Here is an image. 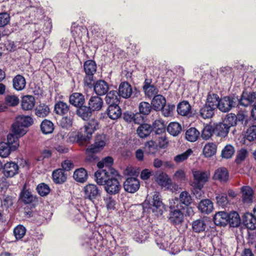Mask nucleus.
I'll return each instance as SVG.
<instances>
[{"label": "nucleus", "mask_w": 256, "mask_h": 256, "mask_svg": "<svg viewBox=\"0 0 256 256\" xmlns=\"http://www.w3.org/2000/svg\"><path fill=\"white\" fill-rule=\"evenodd\" d=\"M96 180L100 185H104V190L110 194H118L122 188L120 176L117 170L112 169L109 173L105 170H98L94 174Z\"/></svg>", "instance_id": "obj_1"}, {"label": "nucleus", "mask_w": 256, "mask_h": 256, "mask_svg": "<svg viewBox=\"0 0 256 256\" xmlns=\"http://www.w3.org/2000/svg\"><path fill=\"white\" fill-rule=\"evenodd\" d=\"M84 69L86 74L84 80V86L91 88L93 85L94 74L96 70V64L92 60H86L84 63Z\"/></svg>", "instance_id": "obj_2"}, {"label": "nucleus", "mask_w": 256, "mask_h": 256, "mask_svg": "<svg viewBox=\"0 0 256 256\" xmlns=\"http://www.w3.org/2000/svg\"><path fill=\"white\" fill-rule=\"evenodd\" d=\"M27 132L26 129H12L7 136L6 143L15 151L20 146L19 138Z\"/></svg>", "instance_id": "obj_3"}, {"label": "nucleus", "mask_w": 256, "mask_h": 256, "mask_svg": "<svg viewBox=\"0 0 256 256\" xmlns=\"http://www.w3.org/2000/svg\"><path fill=\"white\" fill-rule=\"evenodd\" d=\"M94 132V129H84L83 131L78 132L74 136L70 135L69 137L70 140L72 142H78L80 145H86L91 139Z\"/></svg>", "instance_id": "obj_4"}, {"label": "nucleus", "mask_w": 256, "mask_h": 256, "mask_svg": "<svg viewBox=\"0 0 256 256\" xmlns=\"http://www.w3.org/2000/svg\"><path fill=\"white\" fill-rule=\"evenodd\" d=\"M194 186L200 190L204 184L208 180L210 175L209 171L196 170L192 171Z\"/></svg>", "instance_id": "obj_5"}, {"label": "nucleus", "mask_w": 256, "mask_h": 256, "mask_svg": "<svg viewBox=\"0 0 256 256\" xmlns=\"http://www.w3.org/2000/svg\"><path fill=\"white\" fill-rule=\"evenodd\" d=\"M150 208L155 215L161 216L164 211V205L162 202L159 192H155L153 194V198L150 202Z\"/></svg>", "instance_id": "obj_6"}, {"label": "nucleus", "mask_w": 256, "mask_h": 256, "mask_svg": "<svg viewBox=\"0 0 256 256\" xmlns=\"http://www.w3.org/2000/svg\"><path fill=\"white\" fill-rule=\"evenodd\" d=\"M238 126L246 128H256V120L248 116L246 112H238Z\"/></svg>", "instance_id": "obj_7"}, {"label": "nucleus", "mask_w": 256, "mask_h": 256, "mask_svg": "<svg viewBox=\"0 0 256 256\" xmlns=\"http://www.w3.org/2000/svg\"><path fill=\"white\" fill-rule=\"evenodd\" d=\"M19 166L17 163L14 162H8L2 166V174L6 178L14 176L18 174Z\"/></svg>", "instance_id": "obj_8"}, {"label": "nucleus", "mask_w": 256, "mask_h": 256, "mask_svg": "<svg viewBox=\"0 0 256 256\" xmlns=\"http://www.w3.org/2000/svg\"><path fill=\"white\" fill-rule=\"evenodd\" d=\"M235 98L230 96H224L219 100L218 108L222 112H229L233 107L236 105L234 102Z\"/></svg>", "instance_id": "obj_9"}, {"label": "nucleus", "mask_w": 256, "mask_h": 256, "mask_svg": "<svg viewBox=\"0 0 256 256\" xmlns=\"http://www.w3.org/2000/svg\"><path fill=\"white\" fill-rule=\"evenodd\" d=\"M240 105L247 107L256 106V92L251 93L243 92L240 99L239 100Z\"/></svg>", "instance_id": "obj_10"}, {"label": "nucleus", "mask_w": 256, "mask_h": 256, "mask_svg": "<svg viewBox=\"0 0 256 256\" xmlns=\"http://www.w3.org/2000/svg\"><path fill=\"white\" fill-rule=\"evenodd\" d=\"M33 122V119L30 116H20L16 117L15 122L12 126V128H28L31 126Z\"/></svg>", "instance_id": "obj_11"}, {"label": "nucleus", "mask_w": 256, "mask_h": 256, "mask_svg": "<svg viewBox=\"0 0 256 256\" xmlns=\"http://www.w3.org/2000/svg\"><path fill=\"white\" fill-rule=\"evenodd\" d=\"M140 182L134 178H128L124 183V190L130 193L136 192L140 188Z\"/></svg>", "instance_id": "obj_12"}, {"label": "nucleus", "mask_w": 256, "mask_h": 256, "mask_svg": "<svg viewBox=\"0 0 256 256\" xmlns=\"http://www.w3.org/2000/svg\"><path fill=\"white\" fill-rule=\"evenodd\" d=\"M85 197L92 200L100 196V191L97 186L94 184H89L84 188Z\"/></svg>", "instance_id": "obj_13"}, {"label": "nucleus", "mask_w": 256, "mask_h": 256, "mask_svg": "<svg viewBox=\"0 0 256 256\" xmlns=\"http://www.w3.org/2000/svg\"><path fill=\"white\" fill-rule=\"evenodd\" d=\"M184 216L180 209L170 210L168 220L173 225L176 226L180 224L183 222Z\"/></svg>", "instance_id": "obj_14"}, {"label": "nucleus", "mask_w": 256, "mask_h": 256, "mask_svg": "<svg viewBox=\"0 0 256 256\" xmlns=\"http://www.w3.org/2000/svg\"><path fill=\"white\" fill-rule=\"evenodd\" d=\"M156 182L162 187L171 188L172 180L168 175L164 172L157 174L155 176Z\"/></svg>", "instance_id": "obj_15"}, {"label": "nucleus", "mask_w": 256, "mask_h": 256, "mask_svg": "<svg viewBox=\"0 0 256 256\" xmlns=\"http://www.w3.org/2000/svg\"><path fill=\"white\" fill-rule=\"evenodd\" d=\"M132 93V86L127 82H121L118 87V94L124 98H130Z\"/></svg>", "instance_id": "obj_16"}, {"label": "nucleus", "mask_w": 256, "mask_h": 256, "mask_svg": "<svg viewBox=\"0 0 256 256\" xmlns=\"http://www.w3.org/2000/svg\"><path fill=\"white\" fill-rule=\"evenodd\" d=\"M229 174L227 169L225 168H217L214 173L212 178L220 182H226L228 180Z\"/></svg>", "instance_id": "obj_17"}, {"label": "nucleus", "mask_w": 256, "mask_h": 256, "mask_svg": "<svg viewBox=\"0 0 256 256\" xmlns=\"http://www.w3.org/2000/svg\"><path fill=\"white\" fill-rule=\"evenodd\" d=\"M52 178L55 184H62L66 181L67 174L63 169L58 168L53 171Z\"/></svg>", "instance_id": "obj_18"}, {"label": "nucleus", "mask_w": 256, "mask_h": 256, "mask_svg": "<svg viewBox=\"0 0 256 256\" xmlns=\"http://www.w3.org/2000/svg\"><path fill=\"white\" fill-rule=\"evenodd\" d=\"M178 113L182 116H190L192 114L191 106L186 101L178 104L177 106Z\"/></svg>", "instance_id": "obj_19"}, {"label": "nucleus", "mask_w": 256, "mask_h": 256, "mask_svg": "<svg viewBox=\"0 0 256 256\" xmlns=\"http://www.w3.org/2000/svg\"><path fill=\"white\" fill-rule=\"evenodd\" d=\"M108 88V83L103 80L97 81L94 86V91L98 96H103L106 94Z\"/></svg>", "instance_id": "obj_20"}, {"label": "nucleus", "mask_w": 256, "mask_h": 256, "mask_svg": "<svg viewBox=\"0 0 256 256\" xmlns=\"http://www.w3.org/2000/svg\"><path fill=\"white\" fill-rule=\"evenodd\" d=\"M228 214L224 212L216 213L214 217V222L216 226H225L228 223Z\"/></svg>", "instance_id": "obj_21"}, {"label": "nucleus", "mask_w": 256, "mask_h": 256, "mask_svg": "<svg viewBox=\"0 0 256 256\" xmlns=\"http://www.w3.org/2000/svg\"><path fill=\"white\" fill-rule=\"evenodd\" d=\"M88 107L92 112L100 110L103 105L102 98L98 96L90 97L88 102Z\"/></svg>", "instance_id": "obj_22"}, {"label": "nucleus", "mask_w": 256, "mask_h": 256, "mask_svg": "<svg viewBox=\"0 0 256 256\" xmlns=\"http://www.w3.org/2000/svg\"><path fill=\"white\" fill-rule=\"evenodd\" d=\"M35 104L34 98L30 95H26L22 97L21 106L22 110H29L32 109Z\"/></svg>", "instance_id": "obj_23"}, {"label": "nucleus", "mask_w": 256, "mask_h": 256, "mask_svg": "<svg viewBox=\"0 0 256 256\" xmlns=\"http://www.w3.org/2000/svg\"><path fill=\"white\" fill-rule=\"evenodd\" d=\"M243 224L248 229L254 230L256 228V218L250 213H246L243 216Z\"/></svg>", "instance_id": "obj_24"}, {"label": "nucleus", "mask_w": 256, "mask_h": 256, "mask_svg": "<svg viewBox=\"0 0 256 256\" xmlns=\"http://www.w3.org/2000/svg\"><path fill=\"white\" fill-rule=\"evenodd\" d=\"M198 208L202 213L210 214L214 209L213 203L210 200H202L198 204Z\"/></svg>", "instance_id": "obj_25"}, {"label": "nucleus", "mask_w": 256, "mask_h": 256, "mask_svg": "<svg viewBox=\"0 0 256 256\" xmlns=\"http://www.w3.org/2000/svg\"><path fill=\"white\" fill-rule=\"evenodd\" d=\"M70 110V106L66 102L63 101L57 102L54 106V112L60 116L66 114Z\"/></svg>", "instance_id": "obj_26"}, {"label": "nucleus", "mask_w": 256, "mask_h": 256, "mask_svg": "<svg viewBox=\"0 0 256 256\" xmlns=\"http://www.w3.org/2000/svg\"><path fill=\"white\" fill-rule=\"evenodd\" d=\"M166 104V100L161 94L154 96L152 101V104L154 110H160Z\"/></svg>", "instance_id": "obj_27"}, {"label": "nucleus", "mask_w": 256, "mask_h": 256, "mask_svg": "<svg viewBox=\"0 0 256 256\" xmlns=\"http://www.w3.org/2000/svg\"><path fill=\"white\" fill-rule=\"evenodd\" d=\"M69 101L72 104L79 108L84 104L85 100L84 96L82 94L75 92L70 95Z\"/></svg>", "instance_id": "obj_28"}, {"label": "nucleus", "mask_w": 256, "mask_h": 256, "mask_svg": "<svg viewBox=\"0 0 256 256\" xmlns=\"http://www.w3.org/2000/svg\"><path fill=\"white\" fill-rule=\"evenodd\" d=\"M242 194V199L245 203H250L252 202L254 195L252 189L249 186H244L241 188Z\"/></svg>", "instance_id": "obj_29"}, {"label": "nucleus", "mask_w": 256, "mask_h": 256, "mask_svg": "<svg viewBox=\"0 0 256 256\" xmlns=\"http://www.w3.org/2000/svg\"><path fill=\"white\" fill-rule=\"evenodd\" d=\"M120 97L116 90H111L107 94L106 96V102L108 106L118 104Z\"/></svg>", "instance_id": "obj_30"}, {"label": "nucleus", "mask_w": 256, "mask_h": 256, "mask_svg": "<svg viewBox=\"0 0 256 256\" xmlns=\"http://www.w3.org/2000/svg\"><path fill=\"white\" fill-rule=\"evenodd\" d=\"M238 116L234 114H230L226 115L222 122L224 128H230L238 126Z\"/></svg>", "instance_id": "obj_31"}, {"label": "nucleus", "mask_w": 256, "mask_h": 256, "mask_svg": "<svg viewBox=\"0 0 256 256\" xmlns=\"http://www.w3.org/2000/svg\"><path fill=\"white\" fill-rule=\"evenodd\" d=\"M113 164V159L112 157L107 156L102 160V161L99 162L98 164V167L99 170H106L109 173L110 172V170L113 169L112 168V166Z\"/></svg>", "instance_id": "obj_32"}, {"label": "nucleus", "mask_w": 256, "mask_h": 256, "mask_svg": "<svg viewBox=\"0 0 256 256\" xmlns=\"http://www.w3.org/2000/svg\"><path fill=\"white\" fill-rule=\"evenodd\" d=\"M14 88L18 91L22 90L26 87V82L24 78L21 75L16 76L13 79Z\"/></svg>", "instance_id": "obj_33"}, {"label": "nucleus", "mask_w": 256, "mask_h": 256, "mask_svg": "<svg viewBox=\"0 0 256 256\" xmlns=\"http://www.w3.org/2000/svg\"><path fill=\"white\" fill-rule=\"evenodd\" d=\"M121 110L118 104L108 106V115L112 120H116L121 115Z\"/></svg>", "instance_id": "obj_34"}, {"label": "nucleus", "mask_w": 256, "mask_h": 256, "mask_svg": "<svg viewBox=\"0 0 256 256\" xmlns=\"http://www.w3.org/2000/svg\"><path fill=\"white\" fill-rule=\"evenodd\" d=\"M74 178L78 182L83 183L88 178V173L84 168L76 170L74 174Z\"/></svg>", "instance_id": "obj_35"}, {"label": "nucleus", "mask_w": 256, "mask_h": 256, "mask_svg": "<svg viewBox=\"0 0 256 256\" xmlns=\"http://www.w3.org/2000/svg\"><path fill=\"white\" fill-rule=\"evenodd\" d=\"M50 112V109L48 106L44 104H40L38 105L35 110L36 114L39 117L46 116Z\"/></svg>", "instance_id": "obj_36"}, {"label": "nucleus", "mask_w": 256, "mask_h": 256, "mask_svg": "<svg viewBox=\"0 0 256 256\" xmlns=\"http://www.w3.org/2000/svg\"><path fill=\"white\" fill-rule=\"evenodd\" d=\"M132 123L138 126V128H150V124L146 123L144 117L140 114H134Z\"/></svg>", "instance_id": "obj_37"}, {"label": "nucleus", "mask_w": 256, "mask_h": 256, "mask_svg": "<svg viewBox=\"0 0 256 256\" xmlns=\"http://www.w3.org/2000/svg\"><path fill=\"white\" fill-rule=\"evenodd\" d=\"M216 151V145L212 142L206 144L203 148V154L206 157L209 158L214 156Z\"/></svg>", "instance_id": "obj_38"}, {"label": "nucleus", "mask_w": 256, "mask_h": 256, "mask_svg": "<svg viewBox=\"0 0 256 256\" xmlns=\"http://www.w3.org/2000/svg\"><path fill=\"white\" fill-rule=\"evenodd\" d=\"M143 89L146 95L150 98L158 93V90L156 86L151 85L145 82L144 85L143 86Z\"/></svg>", "instance_id": "obj_39"}, {"label": "nucleus", "mask_w": 256, "mask_h": 256, "mask_svg": "<svg viewBox=\"0 0 256 256\" xmlns=\"http://www.w3.org/2000/svg\"><path fill=\"white\" fill-rule=\"evenodd\" d=\"M92 112L88 106H82L77 110V114L84 120H87L90 117Z\"/></svg>", "instance_id": "obj_40"}, {"label": "nucleus", "mask_w": 256, "mask_h": 256, "mask_svg": "<svg viewBox=\"0 0 256 256\" xmlns=\"http://www.w3.org/2000/svg\"><path fill=\"white\" fill-rule=\"evenodd\" d=\"M214 110V108L206 104L200 109V116L205 119L210 118L213 116Z\"/></svg>", "instance_id": "obj_41"}, {"label": "nucleus", "mask_w": 256, "mask_h": 256, "mask_svg": "<svg viewBox=\"0 0 256 256\" xmlns=\"http://www.w3.org/2000/svg\"><path fill=\"white\" fill-rule=\"evenodd\" d=\"M220 100L219 96L216 94H208L206 104L215 110L216 108H218Z\"/></svg>", "instance_id": "obj_42"}, {"label": "nucleus", "mask_w": 256, "mask_h": 256, "mask_svg": "<svg viewBox=\"0 0 256 256\" xmlns=\"http://www.w3.org/2000/svg\"><path fill=\"white\" fill-rule=\"evenodd\" d=\"M228 221L230 226L232 227H237L240 224V218L238 213L236 212H232L228 214Z\"/></svg>", "instance_id": "obj_43"}, {"label": "nucleus", "mask_w": 256, "mask_h": 256, "mask_svg": "<svg viewBox=\"0 0 256 256\" xmlns=\"http://www.w3.org/2000/svg\"><path fill=\"white\" fill-rule=\"evenodd\" d=\"M198 129H188L186 132V138L190 142H196L200 136Z\"/></svg>", "instance_id": "obj_44"}, {"label": "nucleus", "mask_w": 256, "mask_h": 256, "mask_svg": "<svg viewBox=\"0 0 256 256\" xmlns=\"http://www.w3.org/2000/svg\"><path fill=\"white\" fill-rule=\"evenodd\" d=\"M14 151L6 142L0 143V156L1 157L6 158Z\"/></svg>", "instance_id": "obj_45"}, {"label": "nucleus", "mask_w": 256, "mask_h": 256, "mask_svg": "<svg viewBox=\"0 0 256 256\" xmlns=\"http://www.w3.org/2000/svg\"><path fill=\"white\" fill-rule=\"evenodd\" d=\"M192 153V150L191 148H188L185 152L175 156L174 160L176 163H180L186 160Z\"/></svg>", "instance_id": "obj_46"}, {"label": "nucleus", "mask_w": 256, "mask_h": 256, "mask_svg": "<svg viewBox=\"0 0 256 256\" xmlns=\"http://www.w3.org/2000/svg\"><path fill=\"white\" fill-rule=\"evenodd\" d=\"M216 200L218 205L222 208L226 206L228 204V200L226 193L217 194Z\"/></svg>", "instance_id": "obj_47"}, {"label": "nucleus", "mask_w": 256, "mask_h": 256, "mask_svg": "<svg viewBox=\"0 0 256 256\" xmlns=\"http://www.w3.org/2000/svg\"><path fill=\"white\" fill-rule=\"evenodd\" d=\"M145 152L149 154H154L158 150V146L154 141H150L145 144Z\"/></svg>", "instance_id": "obj_48"}, {"label": "nucleus", "mask_w": 256, "mask_h": 256, "mask_svg": "<svg viewBox=\"0 0 256 256\" xmlns=\"http://www.w3.org/2000/svg\"><path fill=\"white\" fill-rule=\"evenodd\" d=\"M206 225L202 220H197L193 222L192 228L196 232H200L205 230Z\"/></svg>", "instance_id": "obj_49"}, {"label": "nucleus", "mask_w": 256, "mask_h": 256, "mask_svg": "<svg viewBox=\"0 0 256 256\" xmlns=\"http://www.w3.org/2000/svg\"><path fill=\"white\" fill-rule=\"evenodd\" d=\"M168 236H164V238H158L156 240L158 247L161 250H166L168 248L170 242H168Z\"/></svg>", "instance_id": "obj_50"}, {"label": "nucleus", "mask_w": 256, "mask_h": 256, "mask_svg": "<svg viewBox=\"0 0 256 256\" xmlns=\"http://www.w3.org/2000/svg\"><path fill=\"white\" fill-rule=\"evenodd\" d=\"M178 200L181 203L186 206H188L192 202V197L186 191H183L180 194Z\"/></svg>", "instance_id": "obj_51"}, {"label": "nucleus", "mask_w": 256, "mask_h": 256, "mask_svg": "<svg viewBox=\"0 0 256 256\" xmlns=\"http://www.w3.org/2000/svg\"><path fill=\"white\" fill-rule=\"evenodd\" d=\"M234 148L232 145H226L222 150V156L225 158H230L234 155Z\"/></svg>", "instance_id": "obj_52"}, {"label": "nucleus", "mask_w": 256, "mask_h": 256, "mask_svg": "<svg viewBox=\"0 0 256 256\" xmlns=\"http://www.w3.org/2000/svg\"><path fill=\"white\" fill-rule=\"evenodd\" d=\"M26 232V228L22 225L16 226L14 230V236L16 240L22 238Z\"/></svg>", "instance_id": "obj_53"}, {"label": "nucleus", "mask_w": 256, "mask_h": 256, "mask_svg": "<svg viewBox=\"0 0 256 256\" xmlns=\"http://www.w3.org/2000/svg\"><path fill=\"white\" fill-rule=\"evenodd\" d=\"M138 108L140 114L144 115L148 114L152 110L150 104L146 102H141L139 104Z\"/></svg>", "instance_id": "obj_54"}, {"label": "nucleus", "mask_w": 256, "mask_h": 256, "mask_svg": "<svg viewBox=\"0 0 256 256\" xmlns=\"http://www.w3.org/2000/svg\"><path fill=\"white\" fill-rule=\"evenodd\" d=\"M36 190L39 194L42 196H46L50 192L48 186L44 183L39 184L37 186Z\"/></svg>", "instance_id": "obj_55"}, {"label": "nucleus", "mask_w": 256, "mask_h": 256, "mask_svg": "<svg viewBox=\"0 0 256 256\" xmlns=\"http://www.w3.org/2000/svg\"><path fill=\"white\" fill-rule=\"evenodd\" d=\"M21 198L24 203L30 204L34 200V197L29 191L23 190L21 194Z\"/></svg>", "instance_id": "obj_56"}, {"label": "nucleus", "mask_w": 256, "mask_h": 256, "mask_svg": "<svg viewBox=\"0 0 256 256\" xmlns=\"http://www.w3.org/2000/svg\"><path fill=\"white\" fill-rule=\"evenodd\" d=\"M175 106L174 104L166 105L161 109L162 114L164 116H170L172 115Z\"/></svg>", "instance_id": "obj_57"}, {"label": "nucleus", "mask_w": 256, "mask_h": 256, "mask_svg": "<svg viewBox=\"0 0 256 256\" xmlns=\"http://www.w3.org/2000/svg\"><path fill=\"white\" fill-rule=\"evenodd\" d=\"M73 220L76 222H84L86 220L85 216L78 209H74L73 212Z\"/></svg>", "instance_id": "obj_58"}, {"label": "nucleus", "mask_w": 256, "mask_h": 256, "mask_svg": "<svg viewBox=\"0 0 256 256\" xmlns=\"http://www.w3.org/2000/svg\"><path fill=\"white\" fill-rule=\"evenodd\" d=\"M6 102L9 106H16L19 103L18 98L14 95H8L6 97Z\"/></svg>", "instance_id": "obj_59"}, {"label": "nucleus", "mask_w": 256, "mask_h": 256, "mask_svg": "<svg viewBox=\"0 0 256 256\" xmlns=\"http://www.w3.org/2000/svg\"><path fill=\"white\" fill-rule=\"evenodd\" d=\"M60 124L62 128H68L72 126V120L70 117H63L60 120Z\"/></svg>", "instance_id": "obj_60"}, {"label": "nucleus", "mask_w": 256, "mask_h": 256, "mask_svg": "<svg viewBox=\"0 0 256 256\" xmlns=\"http://www.w3.org/2000/svg\"><path fill=\"white\" fill-rule=\"evenodd\" d=\"M10 20V16L7 12L0 13V27L8 24Z\"/></svg>", "instance_id": "obj_61"}, {"label": "nucleus", "mask_w": 256, "mask_h": 256, "mask_svg": "<svg viewBox=\"0 0 256 256\" xmlns=\"http://www.w3.org/2000/svg\"><path fill=\"white\" fill-rule=\"evenodd\" d=\"M182 206L178 198H175L170 200L169 208L170 210H175L181 209Z\"/></svg>", "instance_id": "obj_62"}, {"label": "nucleus", "mask_w": 256, "mask_h": 256, "mask_svg": "<svg viewBox=\"0 0 256 256\" xmlns=\"http://www.w3.org/2000/svg\"><path fill=\"white\" fill-rule=\"evenodd\" d=\"M248 156V152L246 149L242 148L238 152L236 162L240 164L244 161Z\"/></svg>", "instance_id": "obj_63"}, {"label": "nucleus", "mask_w": 256, "mask_h": 256, "mask_svg": "<svg viewBox=\"0 0 256 256\" xmlns=\"http://www.w3.org/2000/svg\"><path fill=\"white\" fill-rule=\"evenodd\" d=\"M104 200L108 210H113L115 208L116 201L112 197H106Z\"/></svg>", "instance_id": "obj_64"}]
</instances>
